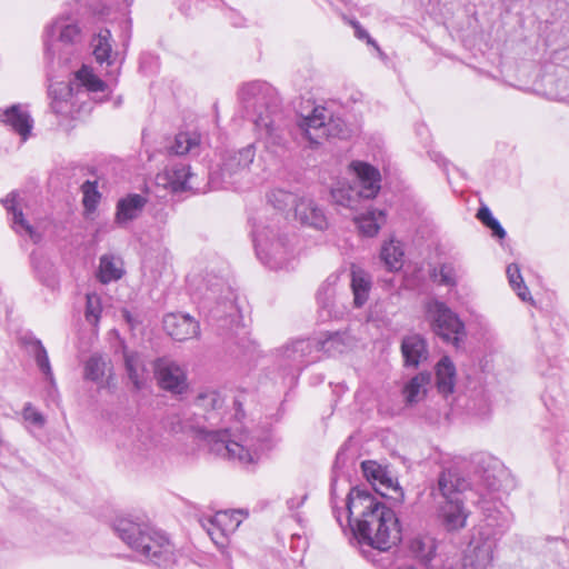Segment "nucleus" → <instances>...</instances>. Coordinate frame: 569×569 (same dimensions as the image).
Wrapping results in <instances>:
<instances>
[{"label": "nucleus", "instance_id": "f257e3e1", "mask_svg": "<svg viewBox=\"0 0 569 569\" xmlns=\"http://www.w3.org/2000/svg\"><path fill=\"white\" fill-rule=\"evenodd\" d=\"M346 509L348 525L361 543L386 551L400 540L395 511L369 490L352 488L347 497Z\"/></svg>", "mask_w": 569, "mask_h": 569}, {"label": "nucleus", "instance_id": "f03ea898", "mask_svg": "<svg viewBox=\"0 0 569 569\" xmlns=\"http://www.w3.org/2000/svg\"><path fill=\"white\" fill-rule=\"evenodd\" d=\"M240 100L248 117L254 123L258 140L267 151L279 153L287 149L289 121L280 109L277 90L263 81L244 84L240 90Z\"/></svg>", "mask_w": 569, "mask_h": 569}, {"label": "nucleus", "instance_id": "7ed1b4c3", "mask_svg": "<svg viewBox=\"0 0 569 569\" xmlns=\"http://www.w3.org/2000/svg\"><path fill=\"white\" fill-rule=\"evenodd\" d=\"M251 233L257 257L264 266L272 270L288 266L295 253V237L282 213L259 214Z\"/></svg>", "mask_w": 569, "mask_h": 569}, {"label": "nucleus", "instance_id": "20e7f679", "mask_svg": "<svg viewBox=\"0 0 569 569\" xmlns=\"http://www.w3.org/2000/svg\"><path fill=\"white\" fill-rule=\"evenodd\" d=\"M481 508L483 525L478 536L470 540L456 569H489L498 541L510 528L512 515L506 506L491 505L483 500Z\"/></svg>", "mask_w": 569, "mask_h": 569}, {"label": "nucleus", "instance_id": "39448f33", "mask_svg": "<svg viewBox=\"0 0 569 569\" xmlns=\"http://www.w3.org/2000/svg\"><path fill=\"white\" fill-rule=\"evenodd\" d=\"M114 531L142 561L164 569L176 562L177 555L172 542L164 532L151 525L120 518L114 522Z\"/></svg>", "mask_w": 569, "mask_h": 569}, {"label": "nucleus", "instance_id": "423d86ee", "mask_svg": "<svg viewBox=\"0 0 569 569\" xmlns=\"http://www.w3.org/2000/svg\"><path fill=\"white\" fill-rule=\"evenodd\" d=\"M211 451L239 463L244 468L254 467L266 448V439L252 432H241L232 440H226L220 431H203Z\"/></svg>", "mask_w": 569, "mask_h": 569}, {"label": "nucleus", "instance_id": "0eeeda50", "mask_svg": "<svg viewBox=\"0 0 569 569\" xmlns=\"http://www.w3.org/2000/svg\"><path fill=\"white\" fill-rule=\"evenodd\" d=\"M82 41L81 28L76 18L59 16L46 29V56L51 63L67 66L77 51V46Z\"/></svg>", "mask_w": 569, "mask_h": 569}, {"label": "nucleus", "instance_id": "6e6552de", "mask_svg": "<svg viewBox=\"0 0 569 569\" xmlns=\"http://www.w3.org/2000/svg\"><path fill=\"white\" fill-rule=\"evenodd\" d=\"M426 317L431 329L443 341L458 347L465 337V325L445 302L432 299L426 303Z\"/></svg>", "mask_w": 569, "mask_h": 569}, {"label": "nucleus", "instance_id": "1a4fd4ad", "mask_svg": "<svg viewBox=\"0 0 569 569\" xmlns=\"http://www.w3.org/2000/svg\"><path fill=\"white\" fill-rule=\"evenodd\" d=\"M256 156L253 143L239 150H228L221 158V164L218 171L210 174V181L214 187H228L236 182L238 176H241L252 163Z\"/></svg>", "mask_w": 569, "mask_h": 569}, {"label": "nucleus", "instance_id": "9d476101", "mask_svg": "<svg viewBox=\"0 0 569 569\" xmlns=\"http://www.w3.org/2000/svg\"><path fill=\"white\" fill-rule=\"evenodd\" d=\"M158 385L172 393L181 395L188 389L187 373L183 367L168 358L153 363Z\"/></svg>", "mask_w": 569, "mask_h": 569}, {"label": "nucleus", "instance_id": "9b49d317", "mask_svg": "<svg viewBox=\"0 0 569 569\" xmlns=\"http://www.w3.org/2000/svg\"><path fill=\"white\" fill-rule=\"evenodd\" d=\"M469 488L468 480L455 469L442 470L436 486L431 488V497L435 501L463 500L462 493Z\"/></svg>", "mask_w": 569, "mask_h": 569}, {"label": "nucleus", "instance_id": "f8f14e48", "mask_svg": "<svg viewBox=\"0 0 569 569\" xmlns=\"http://www.w3.org/2000/svg\"><path fill=\"white\" fill-rule=\"evenodd\" d=\"M330 116L325 107H315L311 114L303 118L300 128L311 144H320L323 138L333 136Z\"/></svg>", "mask_w": 569, "mask_h": 569}, {"label": "nucleus", "instance_id": "ddd939ff", "mask_svg": "<svg viewBox=\"0 0 569 569\" xmlns=\"http://www.w3.org/2000/svg\"><path fill=\"white\" fill-rule=\"evenodd\" d=\"M313 352H318L316 339H297L282 347L281 357L293 370L300 371L315 360Z\"/></svg>", "mask_w": 569, "mask_h": 569}, {"label": "nucleus", "instance_id": "4468645a", "mask_svg": "<svg viewBox=\"0 0 569 569\" xmlns=\"http://www.w3.org/2000/svg\"><path fill=\"white\" fill-rule=\"evenodd\" d=\"M351 168L356 173V178L352 184L357 187V190L361 199H372L380 191V172L371 164L353 161Z\"/></svg>", "mask_w": 569, "mask_h": 569}, {"label": "nucleus", "instance_id": "2eb2a0df", "mask_svg": "<svg viewBox=\"0 0 569 569\" xmlns=\"http://www.w3.org/2000/svg\"><path fill=\"white\" fill-rule=\"evenodd\" d=\"M193 174L190 167L184 163H177L167 167L163 172L158 173L156 182L173 193L193 189Z\"/></svg>", "mask_w": 569, "mask_h": 569}, {"label": "nucleus", "instance_id": "dca6fc26", "mask_svg": "<svg viewBox=\"0 0 569 569\" xmlns=\"http://www.w3.org/2000/svg\"><path fill=\"white\" fill-rule=\"evenodd\" d=\"M237 515L239 512L230 515L227 511H220L203 518L201 525L216 545L223 546L228 532L233 531L240 525V519L236 517Z\"/></svg>", "mask_w": 569, "mask_h": 569}, {"label": "nucleus", "instance_id": "f3484780", "mask_svg": "<svg viewBox=\"0 0 569 569\" xmlns=\"http://www.w3.org/2000/svg\"><path fill=\"white\" fill-rule=\"evenodd\" d=\"M91 47L97 63L101 67L106 64L107 68H111L108 73L116 77L121 62L118 60V52L112 50L110 30H100L99 33L92 38Z\"/></svg>", "mask_w": 569, "mask_h": 569}, {"label": "nucleus", "instance_id": "a211bd4d", "mask_svg": "<svg viewBox=\"0 0 569 569\" xmlns=\"http://www.w3.org/2000/svg\"><path fill=\"white\" fill-rule=\"evenodd\" d=\"M435 502L438 518L448 531H458L466 527L469 512L463 500H437Z\"/></svg>", "mask_w": 569, "mask_h": 569}, {"label": "nucleus", "instance_id": "6ab92c4d", "mask_svg": "<svg viewBox=\"0 0 569 569\" xmlns=\"http://www.w3.org/2000/svg\"><path fill=\"white\" fill-rule=\"evenodd\" d=\"M166 332L174 340L184 341L199 335V323L189 315L170 313L163 318Z\"/></svg>", "mask_w": 569, "mask_h": 569}, {"label": "nucleus", "instance_id": "aec40b11", "mask_svg": "<svg viewBox=\"0 0 569 569\" xmlns=\"http://www.w3.org/2000/svg\"><path fill=\"white\" fill-rule=\"evenodd\" d=\"M122 358L128 379L137 390L142 389L149 377L144 356L138 351L123 347Z\"/></svg>", "mask_w": 569, "mask_h": 569}, {"label": "nucleus", "instance_id": "412c9836", "mask_svg": "<svg viewBox=\"0 0 569 569\" xmlns=\"http://www.w3.org/2000/svg\"><path fill=\"white\" fill-rule=\"evenodd\" d=\"M18 192H10L2 203L7 211L12 214V229L16 233L28 237L33 243L41 240V234L24 219L21 209L18 208Z\"/></svg>", "mask_w": 569, "mask_h": 569}, {"label": "nucleus", "instance_id": "4be33fe9", "mask_svg": "<svg viewBox=\"0 0 569 569\" xmlns=\"http://www.w3.org/2000/svg\"><path fill=\"white\" fill-rule=\"evenodd\" d=\"M401 353L407 368H417L419 365L427 361L429 357L426 339L418 333L403 337L401 341Z\"/></svg>", "mask_w": 569, "mask_h": 569}, {"label": "nucleus", "instance_id": "5701e85b", "mask_svg": "<svg viewBox=\"0 0 569 569\" xmlns=\"http://www.w3.org/2000/svg\"><path fill=\"white\" fill-rule=\"evenodd\" d=\"M146 203L147 199L138 193H131L121 198L117 203L116 223L124 227L136 220L142 213Z\"/></svg>", "mask_w": 569, "mask_h": 569}, {"label": "nucleus", "instance_id": "b1692460", "mask_svg": "<svg viewBox=\"0 0 569 569\" xmlns=\"http://www.w3.org/2000/svg\"><path fill=\"white\" fill-rule=\"evenodd\" d=\"M295 216L302 224L318 230H323L328 224L323 210L309 198L299 199V202L296 204Z\"/></svg>", "mask_w": 569, "mask_h": 569}, {"label": "nucleus", "instance_id": "393cba45", "mask_svg": "<svg viewBox=\"0 0 569 569\" xmlns=\"http://www.w3.org/2000/svg\"><path fill=\"white\" fill-rule=\"evenodd\" d=\"M0 121L10 126L19 133L23 141L27 140L31 129L32 119L30 114L22 110L20 104H13L0 113Z\"/></svg>", "mask_w": 569, "mask_h": 569}, {"label": "nucleus", "instance_id": "a878e982", "mask_svg": "<svg viewBox=\"0 0 569 569\" xmlns=\"http://www.w3.org/2000/svg\"><path fill=\"white\" fill-rule=\"evenodd\" d=\"M409 552L425 565L436 557L437 541L430 535H417L408 542Z\"/></svg>", "mask_w": 569, "mask_h": 569}, {"label": "nucleus", "instance_id": "bb28decb", "mask_svg": "<svg viewBox=\"0 0 569 569\" xmlns=\"http://www.w3.org/2000/svg\"><path fill=\"white\" fill-rule=\"evenodd\" d=\"M318 351L329 356L343 353L353 346V338L347 332L328 333L323 339H317Z\"/></svg>", "mask_w": 569, "mask_h": 569}, {"label": "nucleus", "instance_id": "cd10ccee", "mask_svg": "<svg viewBox=\"0 0 569 569\" xmlns=\"http://www.w3.org/2000/svg\"><path fill=\"white\" fill-rule=\"evenodd\" d=\"M431 382L429 372H420L411 378L403 387L405 401L408 406H412L422 400L427 393V387Z\"/></svg>", "mask_w": 569, "mask_h": 569}, {"label": "nucleus", "instance_id": "c85d7f7f", "mask_svg": "<svg viewBox=\"0 0 569 569\" xmlns=\"http://www.w3.org/2000/svg\"><path fill=\"white\" fill-rule=\"evenodd\" d=\"M331 199L337 206L349 209H357L361 201L357 187L352 182H338L331 189Z\"/></svg>", "mask_w": 569, "mask_h": 569}, {"label": "nucleus", "instance_id": "c756f323", "mask_svg": "<svg viewBox=\"0 0 569 569\" xmlns=\"http://www.w3.org/2000/svg\"><path fill=\"white\" fill-rule=\"evenodd\" d=\"M23 343L28 352L33 356L39 370L44 375V377L50 382H53V373L50 366L49 357L41 341L30 336L23 338Z\"/></svg>", "mask_w": 569, "mask_h": 569}, {"label": "nucleus", "instance_id": "7c9ffc66", "mask_svg": "<svg viewBox=\"0 0 569 569\" xmlns=\"http://www.w3.org/2000/svg\"><path fill=\"white\" fill-rule=\"evenodd\" d=\"M456 368L448 357H443L436 367V382L440 393L447 396L453 391Z\"/></svg>", "mask_w": 569, "mask_h": 569}, {"label": "nucleus", "instance_id": "2f4dec72", "mask_svg": "<svg viewBox=\"0 0 569 569\" xmlns=\"http://www.w3.org/2000/svg\"><path fill=\"white\" fill-rule=\"evenodd\" d=\"M355 221L361 234L375 237L386 222V213L383 210L373 209L357 217Z\"/></svg>", "mask_w": 569, "mask_h": 569}, {"label": "nucleus", "instance_id": "473e14b6", "mask_svg": "<svg viewBox=\"0 0 569 569\" xmlns=\"http://www.w3.org/2000/svg\"><path fill=\"white\" fill-rule=\"evenodd\" d=\"M506 471L497 459L488 458L487 467L483 468L480 479L489 492L499 491Z\"/></svg>", "mask_w": 569, "mask_h": 569}, {"label": "nucleus", "instance_id": "72a5a7b5", "mask_svg": "<svg viewBox=\"0 0 569 569\" xmlns=\"http://www.w3.org/2000/svg\"><path fill=\"white\" fill-rule=\"evenodd\" d=\"M133 0H79V2L87 7L94 16L100 19L108 18L113 11L119 10L121 7H129Z\"/></svg>", "mask_w": 569, "mask_h": 569}, {"label": "nucleus", "instance_id": "f704fd0d", "mask_svg": "<svg viewBox=\"0 0 569 569\" xmlns=\"http://www.w3.org/2000/svg\"><path fill=\"white\" fill-rule=\"evenodd\" d=\"M131 440L128 446L137 455H144L156 446V440L152 437L148 427L134 426L131 429Z\"/></svg>", "mask_w": 569, "mask_h": 569}, {"label": "nucleus", "instance_id": "c9c22d12", "mask_svg": "<svg viewBox=\"0 0 569 569\" xmlns=\"http://www.w3.org/2000/svg\"><path fill=\"white\" fill-rule=\"evenodd\" d=\"M73 84L64 81H56L51 82L48 88V94L51 98V109L56 113H62L63 102L68 100L72 96Z\"/></svg>", "mask_w": 569, "mask_h": 569}, {"label": "nucleus", "instance_id": "e433bc0d", "mask_svg": "<svg viewBox=\"0 0 569 569\" xmlns=\"http://www.w3.org/2000/svg\"><path fill=\"white\" fill-rule=\"evenodd\" d=\"M371 282L370 278L362 270H352L351 289L353 292V302L357 307H362L369 297Z\"/></svg>", "mask_w": 569, "mask_h": 569}, {"label": "nucleus", "instance_id": "4c0bfd02", "mask_svg": "<svg viewBox=\"0 0 569 569\" xmlns=\"http://www.w3.org/2000/svg\"><path fill=\"white\" fill-rule=\"evenodd\" d=\"M380 258L389 271L401 269L403 250L400 243L393 240L386 242L381 248Z\"/></svg>", "mask_w": 569, "mask_h": 569}, {"label": "nucleus", "instance_id": "58836bf2", "mask_svg": "<svg viewBox=\"0 0 569 569\" xmlns=\"http://www.w3.org/2000/svg\"><path fill=\"white\" fill-rule=\"evenodd\" d=\"M200 146V136L197 132H180L176 136L170 153L182 156L197 152Z\"/></svg>", "mask_w": 569, "mask_h": 569}, {"label": "nucleus", "instance_id": "ea45409f", "mask_svg": "<svg viewBox=\"0 0 569 569\" xmlns=\"http://www.w3.org/2000/svg\"><path fill=\"white\" fill-rule=\"evenodd\" d=\"M74 76L76 84L84 87L89 92H104L108 89L107 83L98 78L92 69L87 66H82Z\"/></svg>", "mask_w": 569, "mask_h": 569}, {"label": "nucleus", "instance_id": "a19ab883", "mask_svg": "<svg viewBox=\"0 0 569 569\" xmlns=\"http://www.w3.org/2000/svg\"><path fill=\"white\" fill-rule=\"evenodd\" d=\"M363 475L373 486L379 483L385 488H393V480L387 475L386 470L375 461H363L361 463Z\"/></svg>", "mask_w": 569, "mask_h": 569}, {"label": "nucleus", "instance_id": "79ce46f5", "mask_svg": "<svg viewBox=\"0 0 569 569\" xmlns=\"http://www.w3.org/2000/svg\"><path fill=\"white\" fill-rule=\"evenodd\" d=\"M108 368V362L100 355L91 356L84 363V379L96 383L103 380Z\"/></svg>", "mask_w": 569, "mask_h": 569}, {"label": "nucleus", "instance_id": "37998d69", "mask_svg": "<svg viewBox=\"0 0 569 569\" xmlns=\"http://www.w3.org/2000/svg\"><path fill=\"white\" fill-rule=\"evenodd\" d=\"M299 199L297 194L283 189L273 190L268 196L270 204L278 211H284L291 208L296 210V204L299 202Z\"/></svg>", "mask_w": 569, "mask_h": 569}, {"label": "nucleus", "instance_id": "c03bdc74", "mask_svg": "<svg viewBox=\"0 0 569 569\" xmlns=\"http://www.w3.org/2000/svg\"><path fill=\"white\" fill-rule=\"evenodd\" d=\"M99 280L102 283H109L121 278L122 269L117 264L114 259L109 256H102L100 258L99 266Z\"/></svg>", "mask_w": 569, "mask_h": 569}, {"label": "nucleus", "instance_id": "a18cd8bd", "mask_svg": "<svg viewBox=\"0 0 569 569\" xmlns=\"http://www.w3.org/2000/svg\"><path fill=\"white\" fill-rule=\"evenodd\" d=\"M507 277L510 286L522 301L530 299V293L523 283V279L518 264L511 263L507 267Z\"/></svg>", "mask_w": 569, "mask_h": 569}, {"label": "nucleus", "instance_id": "49530a36", "mask_svg": "<svg viewBox=\"0 0 569 569\" xmlns=\"http://www.w3.org/2000/svg\"><path fill=\"white\" fill-rule=\"evenodd\" d=\"M477 218L491 230L493 237L503 239L506 237V230L502 228L500 222L492 216L490 209L486 206L479 208Z\"/></svg>", "mask_w": 569, "mask_h": 569}, {"label": "nucleus", "instance_id": "de8ad7c7", "mask_svg": "<svg viewBox=\"0 0 569 569\" xmlns=\"http://www.w3.org/2000/svg\"><path fill=\"white\" fill-rule=\"evenodd\" d=\"M431 278L439 284L455 287L457 284V274L455 267L450 263H443L431 272Z\"/></svg>", "mask_w": 569, "mask_h": 569}, {"label": "nucleus", "instance_id": "09e8293b", "mask_svg": "<svg viewBox=\"0 0 569 569\" xmlns=\"http://www.w3.org/2000/svg\"><path fill=\"white\" fill-rule=\"evenodd\" d=\"M223 399L217 390L207 389L198 393L196 406L204 410H214L222 406Z\"/></svg>", "mask_w": 569, "mask_h": 569}, {"label": "nucleus", "instance_id": "8fccbe9b", "mask_svg": "<svg viewBox=\"0 0 569 569\" xmlns=\"http://www.w3.org/2000/svg\"><path fill=\"white\" fill-rule=\"evenodd\" d=\"M81 191L83 193V206L87 211H94L99 200H100V193L97 188V182L92 181H86L81 186Z\"/></svg>", "mask_w": 569, "mask_h": 569}, {"label": "nucleus", "instance_id": "3c124183", "mask_svg": "<svg viewBox=\"0 0 569 569\" xmlns=\"http://www.w3.org/2000/svg\"><path fill=\"white\" fill-rule=\"evenodd\" d=\"M101 306L97 295H87L86 319L90 323H97L100 317Z\"/></svg>", "mask_w": 569, "mask_h": 569}, {"label": "nucleus", "instance_id": "603ef678", "mask_svg": "<svg viewBox=\"0 0 569 569\" xmlns=\"http://www.w3.org/2000/svg\"><path fill=\"white\" fill-rule=\"evenodd\" d=\"M23 419L31 423L34 427L41 428L43 427L46 419L41 412H39L30 403H27L23 408L22 412Z\"/></svg>", "mask_w": 569, "mask_h": 569}, {"label": "nucleus", "instance_id": "864d4df0", "mask_svg": "<svg viewBox=\"0 0 569 569\" xmlns=\"http://www.w3.org/2000/svg\"><path fill=\"white\" fill-rule=\"evenodd\" d=\"M226 288V283L222 279H216L214 282L208 283L206 287V291L203 293V298L206 301L217 300L218 293H222Z\"/></svg>", "mask_w": 569, "mask_h": 569}, {"label": "nucleus", "instance_id": "5fc2aeb1", "mask_svg": "<svg viewBox=\"0 0 569 569\" xmlns=\"http://www.w3.org/2000/svg\"><path fill=\"white\" fill-rule=\"evenodd\" d=\"M217 305L218 306L211 310V315L216 319L221 318L220 306L223 307V310L227 311L228 315H231L236 310L232 298H226L222 302L218 301Z\"/></svg>", "mask_w": 569, "mask_h": 569}, {"label": "nucleus", "instance_id": "6e6d98bb", "mask_svg": "<svg viewBox=\"0 0 569 569\" xmlns=\"http://www.w3.org/2000/svg\"><path fill=\"white\" fill-rule=\"evenodd\" d=\"M347 21V18H345ZM348 22L355 29V34L360 40H367L368 43H371L376 46V42L370 38L369 33L360 26V23L357 20L350 19Z\"/></svg>", "mask_w": 569, "mask_h": 569}, {"label": "nucleus", "instance_id": "4d7b16f0", "mask_svg": "<svg viewBox=\"0 0 569 569\" xmlns=\"http://www.w3.org/2000/svg\"><path fill=\"white\" fill-rule=\"evenodd\" d=\"M306 499H307L306 495L300 496V497H292L287 500V506L290 510H296L305 503Z\"/></svg>", "mask_w": 569, "mask_h": 569}, {"label": "nucleus", "instance_id": "13d9d810", "mask_svg": "<svg viewBox=\"0 0 569 569\" xmlns=\"http://www.w3.org/2000/svg\"><path fill=\"white\" fill-rule=\"evenodd\" d=\"M396 569H418V568H416L413 565H403V566H400V567H398Z\"/></svg>", "mask_w": 569, "mask_h": 569}, {"label": "nucleus", "instance_id": "bf43d9fd", "mask_svg": "<svg viewBox=\"0 0 569 569\" xmlns=\"http://www.w3.org/2000/svg\"><path fill=\"white\" fill-rule=\"evenodd\" d=\"M336 518H337V520L341 523V521H340V516H339V515H336Z\"/></svg>", "mask_w": 569, "mask_h": 569}]
</instances>
